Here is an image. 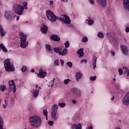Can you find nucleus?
Listing matches in <instances>:
<instances>
[{"label":"nucleus","mask_w":129,"mask_h":129,"mask_svg":"<svg viewBox=\"0 0 129 129\" xmlns=\"http://www.w3.org/2000/svg\"><path fill=\"white\" fill-rule=\"evenodd\" d=\"M48 124L49 125H53V124H54V121H48Z\"/></svg>","instance_id":"obj_44"},{"label":"nucleus","mask_w":129,"mask_h":129,"mask_svg":"<svg viewBox=\"0 0 129 129\" xmlns=\"http://www.w3.org/2000/svg\"><path fill=\"white\" fill-rule=\"evenodd\" d=\"M2 103V99H0V104Z\"/></svg>","instance_id":"obj_62"},{"label":"nucleus","mask_w":129,"mask_h":129,"mask_svg":"<svg viewBox=\"0 0 129 129\" xmlns=\"http://www.w3.org/2000/svg\"><path fill=\"white\" fill-rule=\"evenodd\" d=\"M46 15L48 20L52 23H55L57 20H59V17L54 15V13L50 10L46 11Z\"/></svg>","instance_id":"obj_5"},{"label":"nucleus","mask_w":129,"mask_h":129,"mask_svg":"<svg viewBox=\"0 0 129 129\" xmlns=\"http://www.w3.org/2000/svg\"><path fill=\"white\" fill-rule=\"evenodd\" d=\"M55 82V78H53L52 80L49 82V84L48 85L49 87H53L54 86V83Z\"/></svg>","instance_id":"obj_25"},{"label":"nucleus","mask_w":129,"mask_h":129,"mask_svg":"<svg viewBox=\"0 0 129 129\" xmlns=\"http://www.w3.org/2000/svg\"><path fill=\"white\" fill-rule=\"evenodd\" d=\"M71 81L70 79H67L63 80V83L65 85H68V83Z\"/></svg>","instance_id":"obj_32"},{"label":"nucleus","mask_w":129,"mask_h":129,"mask_svg":"<svg viewBox=\"0 0 129 129\" xmlns=\"http://www.w3.org/2000/svg\"><path fill=\"white\" fill-rule=\"evenodd\" d=\"M126 73H127V77L129 76V71L127 72H126Z\"/></svg>","instance_id":"obj_59"},{"label":"nucleus","mask_w":129,"mask_h":129,"mask_svg":"<svg viewBox=\"0 0 129 129\" xmlns=\"http://www.w3.org/2000/svg\"><path fill=\"white\" fill-rule=\"evenodd\" d=\"M99 6L102 7V8H106L107 6L106 0H96Z\"/></svg>","instance_id":"obj_13"},{"label":"nucleus","mask_w":129,"mask_h":129,"mask_svg":"<svg viewBox=\"0 0 129 129\" xmlns=\"http://www.w3.org/2000/svg\"><path fill=\"white\" fill-rule=\"evenodd\" d=\"M4 17L7 21L11 22L15 20L17 16L12 11H6L4 14Z\"/></svg>","instance_id":"obj_7"},{"label":"nucleus","mask_w":129,"mask_h":129,"mask_svg":"<svg viewBox=\"0 0 129 129\" xmlns=\"http://www.w3.org/2000/svg\"><path fill=\"white\" fill-rule=\"evenodd\" d=\"M111 100L112 101L114 100V96H113V97L111 98Z\"/></svg>","instance_id":"obj_55"},{"label":"nucleus","mask_w":129,"mask_h":129,"mask_svg":"<svg viewBox=\"0 0 129 129\" xmlns=\"http://www.w3.org/2000/svg\"><path fill=\"white\" fill-rule=\"evenodd\" d=\"M57 112H51V117L54 119V120H57V119H58V116L57 115Z\"/></svg>","instance_id":"obj_20"},{"label":"nucleus","mask_w":129,"mask_h":129,"mask_svg":"<svg viewBox=\"0 0 129 129\" xmlns=\"http://www.w3.org/2000/svg\"><path fill=\"white\" fill-rule=\"evenodd\" d=\"M90 79L91 81H95V80H96V76L94 77H90Z\"/></svg>","instance_id":"obj_40"},{"label":"nucleus","mask_w":129,"mask_h":129,"mask_svg":"<svg viewBox=\"0 0 129 129\" xmlns=\"http://www.w3.org/2000/svg\"><path fill=\"white\" fill-rule=\"evenodd\" d=\"M19 19H20V17L19 16H17V18H16L17 21H19Z\"/></svg>","instance_id":"obj_57"},{"label":"nucleus","mask_w":129,"mask_h":129,"mask_svg":"<svg viewBox=\"0 0 129 129\" xmlns=\"http://www.w3.org/2000/svg\"><path fill=\"white\" fill-rule=\"evenodd\" d=\"M53 1H49L50 6H53Z\"/></svg>","instance_id":"obj_50"},{"label":"nucleus","mask_w":129,"mask_h":129,"mask_svg":"<svg viewBox=\"0 0 129 129\" xmlns=\"http://www.w3.org/2000/svg\"><path fill=\"white\" fill-rule=\"evenodd\" d=\"M8 105H6V104H3V108H7V106Z\"/></svg>","instance_id":"obj_53"},{"label":"nucleus","mask_w":129,"mask_h":129,"mask_svg":"<svg viewBox=\"0 0 129 129\" xmlns=\"http://www.w3.org/2000/svg\"><path fill=\"white\" fill-rule=\"evenodd\" d=\"M111 54L113 56L115 55V52L114 51H111Z\"/></svg>","instance_id":"obj_52"},{"label":"nucleus","mask_w":129,"mask_h":129,"mask_svg":"<svg viewBox=\"0 0 129 129\" xmlns=\"http://www.w3.org/2000/svg\"><path fill=\"white\" fill-rule=\"evenodd\" d=\"M11 102H14V101H15V98H14V97L11 98Z\"/></svg>","instance_id":"obj_51"},{"label":"nucleus","mask_w":129,"mask_h":129,"mask_svg":"<svg viewBox=\"0 0 129 129\" xmlns=\"http://www.w3.org/2000/svg\"><path fill=\"white\" fill-rule=\"evenodd\" d=\"M53 51L55 53L58 54L59 56H66L68 54V49L64 48L62 50V48L61 47H54L53 48Z\"/></svg>","instance_id":"obj_6"},{"label":"nucleus","mask_w":129,"mask_h":129,"mask_svg":"<svg viewBox=\"0 0 129 129\" xmlns=\"http://www.w3.org/2000/svg\"><path fill=\"white\" fill-rule=\"evenodd\" d=\"M30 125L34 128H38L42 125V118L38 115L31 116L29 118Z\"/></svg>","instance_id":"obj_1"},{"label":"nucleus","mask_w":129,"mask_h":129,"mask_svg":"<svg viewBox=\"0 0 129 129\" xmlns=\"http://www.w3.org/2000/svg\"><path fill=\"white\" fill-rule=\"evenodd\" d=\"M34 72H35V69H32V70L30 71V72L34 73Z\"/></svg>","instance_id":"obj_56"},{"label":"nucleus","mask_w":129,"mask_h":129,"mask_svg":"<svg viewBox=\"0 0 129 129\" xmlns=\"http://www.w3.org/2000/svg\"><path fill=\"white\" fill-rule=\"evenodd\" d=\"M67 66L70 67V68H72L73 66V63H72L71 61H68V62H67Z\"/></svg>","instance_id":"obj_35"},{"label":"nucleus","mask_w":129,"mask_h":129,"mask_svg":"<svg viewBox=\"0 0 129 129\" xmlns=\"http://www.w3.org/2000/svg\"><path fill=\"white\" fill-rule=\"evenodd\" d=\"M50 39L53 41L56 42H59L60 41V37L58 36L57 35H52L50 36Z\"/></svg>","instance_id":"obj_16"},{"label":"nucleus","mask_w":129,"mask_h":129,"mask_svg":"<svg viewBox=\"0 0 129 129\" xmlns=\"http://www.w3.org/2000/svg\"><path fill=\"white\" fill-rule=\"evenodd\" d=\"M39 89H41V87H39V88H38Z\"/></svg>","instance_id":"obj_64"},{"label":"nucleus","mask_w":129,"mask_h":129,"mask_svg":"<svg viewBox=\"0 0 129 129\" xmlns=\"http://www.w3.org/2000/svg\"><path fill=\"white\" fill-rule=\"evenodd\" d=\"M81 63H85V64H86V63H87V60L86 59H84L81 61Z\"/></svg>","instance_id":"obj_45"},{"label":"nucleus","mask_w":129,"mask_h":129,"mask_svg":"<svg viewBox=\"0 0 129 129\" xmlns=\"http://www.w3.org/2000/svg\"><path fill=\"white\" fill-rule=\"evenodd\" d=\"M7 89V87L5 85H1L0 86V90L2 91V92H4L5 90Z\"/></svg>","instance_id":"obj_27"},{"label":"nucleus","mask_w":129,"mask_h":129,"mask_svg":"<svg viewBox=\"0 0 129 129\" xmlns=\"http://www.w3.org/2000/svg\"><path fill=\"white\" fill-rule=\"evenodd\" d=\"M58 106L60 107V108H64L66 106V103H59Z\"/></svg>","instance_id":"obj_31"},{"label":"nucleus","mask_w":129,"mask_h":129,"mask_svg":"<svg viewBox=\"0 0 129 129\" xmlns=\"http://www.w3.org/2000/svg\"><path fill=\"white\" fill-rule=\"evenodd\" d=\"M97 36L99 38H103L104 37L103 33L101 32L98 33Z\"/></svg>","instance_id":"obj_34"},{"label":"nucleus","mask_w":129,"mask_h":129,"mask_svg":"<svg viewBox=\"0 0 129 129\" xmlns=\"http://www.w3.org/2000/svg\"><path fill=\"white\" fill-rule=\"evenodd\" d=\"M4 67L5 70L7 72H12L15 71V67H14V64L11 62L10 59H6L4 61Z\"/></svg>","instance_id":"obj_4"},{"label":"nucleus","mask_w":129,"mask_h":129,"mask_svg":"<svg viewBox=\"0 0 129 129\" xmlns=\"http://www.w3.org/2000/svg\"><path fill=\"white\" fill-rule=\"evenodd\" d=\"M51 109H52L51 112H57V110H58V105L57 104L53 105L51 107Z\"/></svg>","instance_id":"obj_22"},{"label":"nucleus","mask_w":129,"mask_h":129,"mask_svg":"<svg viewBox=\"0 0 129 129\" xmlns=\"http://www.w3.org/2000/svg\"><path fill=\"white\" fill-rule=\"evenodd\" d=\"M77 53L79 55V58H82L84 56V52H83V48H80L77 52Z\"/></svg>","instance_id":"obj_19"},{"label":"nucleus","mask_w":129,"mask_h":129,"mask_svg":"<svg viewBox=\"0 0 129 129\" xmlns=\"http://www.w3.org/2000/svg\"><path fill=\"white\" fill-rule=\"evenodd\" d=\"M91 5H94V0H89Z\"/></svg>","instance_id":"obj_47"},{"label":"nucleus","mask_w":129,"mask_h":129,"mask_svg":"<svg viewBox=\"0 0 129 129\" xmlns=\"http://www.w3.org/2000/svg\"><path fill=\"white\" fill-rule=\"evenodd\" d=\"M20 47L23 49L27 48L29 45V42L27 41V35L23 32L20 33Z\"/></svg>","instance_id":"obj_3"},{"label":"nucleus","mask_w":129,"mask_h":129,"mask_svg":"<svg viewBox=\"0 0 129 129\" xmlns=\"http://www.w3.org/2000/svg\"><path fill=\"white\" fill-rule=\"evenodd\" d=\"M93 24H94V21H93L92 20H90L88 21V25L89 26H92Z\"/></svg>","instance_id":"obj_38"},{"label":"nucleus","mask_w":129,"mask_h":129,"mask_svg":"<svg viewBox=\"0 0 129 129\" xmlns=\"http://www.w3.org/2000/svg\"><path fill=\"white\" fill-rule=\"evenodd\" d=\"M82 76H83V75L82 74V73L81 72H78L77 73L76 75V79L77 82L80 80L81 78H82Z\"/></svg>","instance_id":"obj_17"},{"label":"nucleus","mask_w":129,"mask_h":129,"mask_svg":"<svg viewBox=\"0 0 129 129\" xmlns=\"http://www.w3.org/2000/svg\"><path fill=\"white\" fill-rule=\"evenodd\" d=\"M60 62L61 63V66H63L64 65V60L63 59H60Z\"/></svg>","instance_id":"obj_46"},{"label":"nucleus","mask_w":129,"mask_h":129,"mask_svg":"<svg viewBox=\"0 0 129 129\" xmlns=\"http://www.w3.org/2000/svg\"><path fill=\"white\" fill-rule=\"evenodd\" d=\"M33 95L34 98H36L37 96H39V90L36 89V90H33Z\"/></svg>","instance_id":"obj_23"},{"label":"nucleus","mask_w":129,"mask_h":129,"mask_svg":"<svg viewBox=\"0 0 129 129\" xmlns=\"http://www.w3.org/2000/svg\"><path fill=\"white\" fill-rule=\"evenodd\" d=\"M82 42H83V43H86V42H88V38L87 37H84L82 39Z\"/></svg>","instance_id":"obj_37"},{"label":"nucleus","mask_w":129,"mask_h":129,"mask_svg":"<svg viewBox=\"0 0 129 129\" xmlns=\"http://www.w3.org/2000/svg\"><path fill=\"white\" fill-rule=\"evenodd\" d=\"M121 51L124 55H127L128 53V47L125 45H121L120 46Z\"/></svg>","instance_id":"obj_11"},{"label":"nucleus","mask_w":129,"mask_h":129,"mask_svg":"<svg viewBox=\"0 0 129 129\" xmlns=\"http://www.w3.org/2000/svg\"><path fill=\"white\" fill-rule=\"evenodd\" d=\"M72 103H73L74 104H76V103H77V101H76V100H72Z\"/></svg>","instance_id":"obj_48"},{"label":"nucleus","mask_w":129,"mask_h":129,"mask_svg":"<svg viewBox=\"0 0 129 129\" xmlns=\"http://www.w3.org/2000/svg\"><path fill=\"white\" fill-rule=\"evenodd\" d=\"M123 7L125 11L129 12V0H123Z\"/></svg>","instance_id":"obj_15"},{"label":"nucleus","mask_w":129,"mask_h":129,"mask_svg":"<svg viewBox=\"0 0 129 129\" xmlns=\"http://www.w3.org/2000/svg\"><path fill=\"white\" fill-rule=\"evenodd\" d=\"M61 2H62L63 3H68V0H60Z\"/></svg>","instance_id":"obj_54"},{"label":"nucleus","mask_w":129,"mask_h":129,"mask_svg":"<svg viewBox=\"0 0 129 129\" xmlns=\"http://www.w3.org/2000/svg\"><path fill=\"white\" fill-rule=\"evenodd\" d=\"M122 69H123V70H124L125 72H128L129 70L128 69L125 67H123Z\"/></svg>","instance_id":"obj_43"},{"label":"nucleus","mask_w":129,"mask_h":129,"mask_svg":"<svg viewBox=\"0 0 129 129\" xmlns=\"http://www.w3.org/2000/svg\"><path fill=\"white\" fill-rule=\"evenodd\" d=\"M28 3L27 2H23V6L21 4H15L14 6V12L19 16H22L24 13V9L28 10Z\"/></svg>","instance_id":"obj_2"},{"label":"nucleus","mask_w":129,"mask_h":129,"mask_svg":"<svg viewBox=\"0 0 129 129\" xmlns=\"http://www.w3.org/2000/svg\"><path fill=\"white\" fill-rule=\"evenodd\" d=\"M53 64L54 66H59V59H55L54 61Z\"/></svg>","instance_id":"obj_36"},{"label":"nucleus","mask_w":129,"mask_h":129,"mask_svg":"<svg viewBox=\"0 0 129 129\" xmlns=\"http://www.w3.org/2000/svg\"><path fill=\"white\" fill-rule=\"evenodd\" d=\"M9 91H12L14 93H16V91H17V87H16V83H15V81L12 80L9 82Z\"/></svg>","instance_id":"obj_8"},{"label":"nucleus","mask_w":129,"mask_h":129,"mask_svg":"<svg viewBox=\"0 0 129 129\" xmlns=\"http://www.w3.org/2000/svg\"><path fill=\"white\" fill-rule=\"evenodd\" d=\"M47 75V72H44L42 69L39 70V73L38 74V77L40 78H44Z\"/></svg>","instance_id":"obj_14"},{"label":"nucleus","mask_w":129,"mask_h":129,"mask_svg":"<svg viewBox=\"0 0 129 129\" xmlns=\"http://www.w3.org/2000/svg\"><path fill=\"white\" fill-rule=\"evenodd\" d=\"M75 96H76V97H80L81 96V95H82V93H81V91H80V90H79L76 94L75 95Z\"/></svg>","instance_id":"obj_30"},{"label":"nucleus","mask_w":129,"mask_h":129,"mask_svg":"<svg viewBox=\"0 0 129 129\" xmlns=\"http://www.w3.org/2000/svg\"><path fill=\"white\" fill-rule=\"evenodd\" d=\"M79 89L77 88H74L72 89L71 91L72 93H73L74 95H76V93H77V91H78Z\"/></svg>","instance_id":"obj_28"},{"label":"nucleus","mask_w":129,"mask_h":129,"mask_svg":"<svg viewBox=\"0 0 129 129\" xmlns=\"http://www.w3.org/2000/svg\"><path fill=\"white\" fill-rule=\"evenodd\" d=\"M45 48L49 52H51V51H52V47H51V45H50L49 44L45 45Z\"/></svg>","instance_id":"obj_29"},{"label":"nucleus","mask_w":129,"mask_h":129,"mask_svg":"<svg viewBox=\"0 0 129 129\" xmlns=\"http://www.w3.org/2000/svg\"><path fill=\"white\" fill-rule=\"evenodd\" d=\"M6 35V31H5V29H4V28L3 27V26H0V36L1 37H5Z\"/></svg>","instance_id":"obj_18"},{"label":"nucleus","mask_w":129,"mask_h":129,"mask_svg":"<svg viewBox=\"0 0 129 129\" xmlns=\"http://www.w3.org/2000/svg\"><path fill=\"white\" fill-rule=\"evenodd\" d=\"M125 32H126V33H128V32H129V27H126V28Z\"/></svg>","instance_id":"obj_49"},{"label":"nucleus","mask_w":129,"mask_h":129,"mask_svg":"<svg viewBox=\"0 0 129 129\" xmlns=\"http://www.w3.org/2000/svg\"><path fill=\"white\" fill-rule=\"evenodd\" d=\"M122 102L124 105H129V92L123 97Z\"/></svg>","instance_id":"obj_10"},{"label":"nucleus","mask_w":129,"mask_h":129,"mask_svg":"<svg viewBox=\"0 0 129 129\" xmlns=\"http://www.w3.org/2000/svg\"><path fill=\"white\" fill-rule=\"evenodd\" d=\"M27 70V67L23 66L21 69V71L22 72H26Z\"/></svg>","instance_id":"obj_39"},{"label":"nucleus","mask_w":129,"mask_h":129,"mask_svg":"<svg viewBox=\"0 0 129 129\" xmlns=\"http://www.w3.org/2000/svg\"><path fill=\"white\" fill-rule=\"evenodd\" d=\"M115 129H121V128H120V127H116Z\"/></svg>","instance_id":"obj_61"},{"label":"nucleus","mask_w":129,"mask_h":129,"mask_svg":"<svg viewBox=\"0 0 129 129\" xmlns=\"http://www.w3.org/2000/svg\"><path fill=\"white\" fill-rule=\"evenodd\" d=\"M97 61V57L94 56L93 58V68L94 70H95L96 68V62Z\"/></svg>","instance_id":"obj_21"},{"label":"nucleus","mask_w":129,"mask_h":129,"mask_svg":"<svg viewBox=\"0 0 129 129\" xmlns=\"http://www.w3.org/2000/svg\"><path fill=\"white\" fill-rule=\"evenodd\" d=\"M58 20L64 23L67 25H70L71 24V21L70 20V18L67 15H61L60 18H58Z\"/></svg>","instance_id":"obj_9"},{"label":"nucleus","mask_w":129,"mask_h":129,"mask_svg":"<svg viewBox=\"0 0 129 129\" xmlns=\"http://www.w3.org/2000/svg\"><path fill=\"white\" fill-rule=\"evenodd\" d=\"M0 129H4V120L0 116Z\"/></svg>","instance_id":"obj_26"},{"label":"nucleus","mask_w":129,"mask_h":129,"mask_svg":"<svg viewBox=\"0 0 129 129\" xmlns=\"http://www.w3.org/2000/svg\"><path fill=\"white\" fill-rule=\"evenodd\" d=\"M118 71L119 73V75H122V74H123V71H122V69H119Z\"/></svg>","instance_id":"obj_41"},{"label":"nucleus","mask_w":129,"mask_h":129,"mask_svg":"<svg viewBox=\"0 0 129 129\" xmlns=\"http://www.w3.org/2000/svg\"><path fill=\"white\" fill-rule=\"evenodd\" d=\"M40 31L42 34H47L48 32V27L43 24L40 27Z\"/></svg>","instance_id":"obj_12"},{"label":"nucleus","mask_w":129,"mask_h":129,"mask_svg":"<svg viewBox=\"0 0 129 129\" xmlns=\"http://www.w3.org/2000/svg\"><path fill=\"white\" fill-rule=\"evenodd\" d=\"M43 113L44 115H45V116L48 115V111H47V110H43Z\"/></svg>","instance_id":"obj_42"},{"label":"nucleus","mask_w":129,"mask_h":129,"mask_svg":"<svg viewBox=\"0 0 129 129\" xmlns=\"http://www.w3.org/2000/svg\"><path fill=\"white\" fill-rule=\"evenodd\" d=\"M114 81H115V78L113 79Z\"/></svg>","instance_id":"obj_63"},{"label":"nucleus","mask_w":129,"mask_h":129,"mask_svg":"<svg viewBox=\"0 0 129 129\" xmlns=\"http://www.w3.org/2000/svg\"><path fill=\"white\" fill-rule=\"evenodd\" d=\"M0 48L3 50L4 53H8V49H7V48H6V46L4 45V44L1 43Z\"/></svg>","instance_id":"obj_24"},{"label":"nucleus","mask_w":129,"mask_h":129,"mask_svg":"<svg viewBox=\"0 0 129 129\" xmlns=\"http://www.w3.org/2000/svg\"><path fill=\"white\" fill-rule=\"evenodd\" d=\"M45 117H46V120H48V115H47L46 116H45Z\"/></svg>","instance_id":"obj_60"},{"label":"nucleus","mask_w":129,"mask_h":129,"mask_svg":"<svg viewBox=\"0 0 129 129\" xmlns=\"http://www.w3.org/2000/svg\"><path fill=\"white\" fill-rule=\"evenodd\" d=\"M64 45H65V48L66 49L69 48V46H70V43L69 42V41H67L66 43H64Z\"/></svg>","instance_id":"obj_33"},{"label":"nucleus","mask_w":129,"mask_h":129,"mask_svg":"<svg viewBox=\"0 0 129 129\" xmlns=\"http://www.w3.org/2000/svg\"><path fill=\"white\" fill-rule=\"evenodd\" d=\"M5 103L6 104V105H8V100L7 101V100H5Z\"/></svg>","instance_id":"obj_58"}]
</instances>
